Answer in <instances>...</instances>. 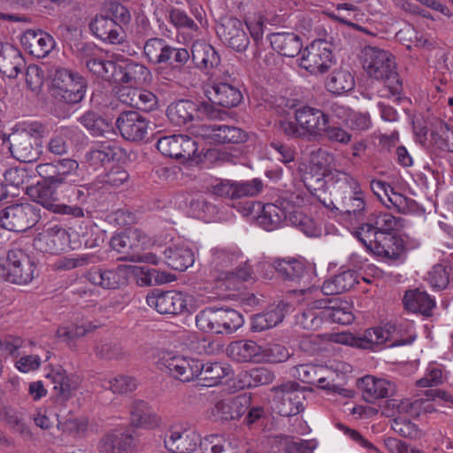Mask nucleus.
Masks as SVG:
<instances>
[{
    "mask_svg": "<svg viewBox=\"0 0 453 453\" xmlns=\"http://www.w3.org/2000/svg\"><path fill=\"white\" fill-rule=\"evenodd\" d=\"M86 279L104 289H117L126 284L127 269L124 266L112 269L93 268L87 273Z\"/></svg>",
    "mask_w": 453,
    "mask_h": 453,
    "instance_id": "29",
    "label": "nucleus"
},
{
    "mask_svg": "<svg viewBox=\"0 0 453 453\" xmlns=\"http://www.w3.org/2000/svg\"><path fill=\"white\" fill-rule=\"evenodd\" d=\"M273 379V373L265 367H257L249 371H242L238 374V380L242 388L269 384Z\"/></svg>",
    "mask_w": 453,
    "mask_h": 453,
    "instance_id": "57",
    "label": "nucleus"
},
{
    "mask_svg": "<svg viewBox=\"0 0 453 453\" xmlns=\"http://www.w3.org/2000/svg\"><path fill=\"white\" fill-rule=\"evenodd\" d=\"M355 236L368 251L381 259L396 261L404 253L403 241L395 234L376 233L368 226H360L355 231Z\"/></svg>",
    "mask_w": 453,
    "mask_h": 453,
    "instance_id": "3",
    "label": "nucleus"
},
{
    "mask_svg": "<svg viewBox=\"0 0 453 453\" xmlns=\"http://www.w3.org/2000/svg\"><path fill=\"white\" fill-rule=\"evenodd\" d=\"M242 259V256L236 250H231L224 248H214L211 250V266L213 270L221 272L219 276L226 277V271H231L232 267Z\"/></svg>",
    "mask_w": 453,
    "mask_h": 453,
    "instance_id": "45",
    "label": "nucleus"
},
{
    "mask_svg": "<svg viewBox=\"0 0 453 453\" xmlns=\"http://www.w3.org/2000/svg\"><path fill=\"white\" fill-rule=\"evenodd\" d=\"M275 270L285 279L308 281L312 275V268L301 260L279 259L273 265Z\"/></svg>",
    "mask_w": 453,
    "mask_h": 453,
    "instance_id": "38",
    "label": "nucleus"
},
{
    "mask_svg": "<svg viewBox=\"0 0 453 453\" xmlns=\"http://www.w3.org/2000/svg\"><path fill=\"white\" fill-rule=\"evenodd\" d=\"M23 48L32 56L43 58L55 47L54 38L43 31L27 30L20 38Z\"/></svg>",
    "mask_w": 453,
    "mask_h": 453,
    "instance_id": "31",
    "label": "nucleus"
},
{
    "mask_svg": "<svg viewBox=\"0 0 453 453\" xmlns=\"http://www.w3.org/2000/svg\"><path fill=\"white\" fill-rule=\"evenodd\" d=\"M335 64L332 45L325 40L311 42L303 50L300 65L312 74L327 72Z\"/></svg>",
    "mask_w": 453,
    "mask_h": 453,
    "instance_id": "15",
    "label": "nucleus"
},
{
    "mask_svg": "<svg viewBox=\"0 0 453 453\" xmlns=\"http://www.w3.org/2000/svg\"><path fill=\"white\" fill-rule=\"evenodd\" d=\"M72 234L60 226L55 225L49 226L39 233L33 241L34 248L42 253L57 254L65 251L68 249L75 250L81 243L86 248L92 249L99 245L97 237L94 239L87 238L82 234V240L72 241Z\"/></svg>",
    "mask_w": 453,
    "mask_h": 453,
    "instance_id": "5",
    "label": "nucleus"
},
{
    "mask_svg": "<svg viewBox=\"0 0 453 453\" xmlns=\"http://www.w3.org/2000/svg\"><path fill=\"white\" fill-rule=\"evenodd\" d=\"M208 188L218 196L236 200L257 196L263 191L264 183L258 178L242 181L216 180Z\"/></svg>",
    "mask_w": 453,
    "mask_h": 453,
    "instance_id": "18",
    "label": "nucleus"
},
{
    "mask_svg": "<svg viewBox=\"0 0 453 453\" xmlns=\"http://www.w3.org/2000/svg\"><path fill=\"white\" fill-rule=\"evenodd\" d=\"M359 387L366 401L372 402L376 399L388 398L394 395L395 385L394 382L377 378L372 375H366L359 380Z\"/></svg>",
    "mask_w": 453,
    "mask_h": 453,
    "instance_id": "33",
    "label": "nucleus"
},
{
    "mask_svg": "<svg viewBox=\"0 0 453 453\" xmlns=\"http://www.w3.org/2000/svg\"><path fill=\"white\" fill-rule=\"evenodd\" d=\"M119 99L126 104L145 111H152L157 105L156 96L148 90L131 88H123L120 91Z\"/></svg>",
    "mask_w": 453,
    "mask_h": 453,
    "instance_id": "40",
    "label": "nucleus"
},
{
    "mask_svg": "<svg viewBox=\"0 0 453 453\" xmlns=\"http://www.w3.org/2000/svg\"><path fill=\"white\" fill-rule=\"evenodd\" d=\"M227 355L238 362H257L264 358L261 346L250 340H240L231 342L226 348Z\"/></svg>",
    "mask_w": 453,
    "mask_h": 453,
    "instance_id": "35",
    "label": "nucleus"
},
{
    "mask_svg": "<svg viewBox=\"0 0 453 453\" xmlns=\"http://www.w3.org/2000/svg\"><path fill=\"white\" fill-rule=\"evenodd\" d=\"M287 209H290L287 201H281L280 204H261L259 213L256 217L257 225L266 231H273L283 226L288 220Z\"/></svg>",
    "mask_w": 453,
    "mask_h": 453,
    "instance_id": "30",
    "label": "nucleus"
},
{
    "mask_svg": "<svg viewBox=\"0 0 453 453\" xmlns=\"http://www.w3.org/2000/svg\"><path fill=\"white\" fill-rule=\"evenodd\" d=\"M286 308L287 305L280 302L276 305L270 306L265 312L254 315L251 323L252 330L261 332L276 326L282 321Z\"/></svg>",
    "mask_w": 453,
    "mask_h": 453,
    "instance_id": "41",
    "label": "nucleus"
},
{
    "mask_svg": "<svg viewBox=\"0 0 453 453\" xmlns=\"http://www.w3.org/2000/svg\"><path fill=\"white\" fill-rule=\"evenodd\" d=\"M251 397L242 394L234 397L219 400L212 409L215 418L222 420H233L242 417L250 406Z\"/></svg>",
    "mask_w": 453,
    "mask_h": 453,
    "instance_id": "27",
    "label": "nucleus"
},
{
    "mask_svg": "<svg viewBox=\"0 0 453 453\" xmlns=\"http://www.w3.org/2000/svg\"><path fill=\"white\" fill-rule=\"evenodd\" d=\"M372 229V232L392 234L402 227L401 219L388 212H379L371 219V223L363 224Z\"/></svg>",
    "mask_w": 453,
    "mask_h": 453,
    "instance_id": "60",
    "label": "nucleus"
},
{
    "mask_svg": "<svg viewBox=\"0 0 453 453\" xmlns=\"http://www.w3.org/2000/svg\"><path fill=\"white\" fill-rule=\"evenodd\" d=\"M165 264L173 270L185 271L195 262L193 251L185 245L167 248L164 251Z\"/></svg>",
    "mask_w": 453,
    "mask_h": 453,
    "instance_id": "43",
    "label": "nucleus"
},
{
    "mask_svg": "<svg viewBox=\"0 0 453 453\" xmlns=\"http://www.w3.org/2000/svg\"><path fill=\"white\" fill-rule=\"evenodd\" d=\"M77 132L78 129L75 127L58 128L47 143L48 151L57 156L66 154Z\"/></svg>",
    "mask_w": 453,
    "mask_h": 453,
    "instance_id": "50",
    "label": "nucleus"
},
{
    "mask_svg": "<svg viewBox=\"0 0 453 453\" xmlns=\"http://www.w3.org/2000/svg\"><path fill=\"white\" fill-rule=\"evenodd\" d=\"M146 303L160 314L192 313L197 308L192 296L180 291L152 292Z\"/></svg>",
    "mask_w": 453,
    "mask_h": 453,
    "instance_id": "10",
    "label": "nucleus"
},
{
    "mask_svg": "<svg viewBox=\"0 0 453 453\" xmlns=\"http://www.w3.org/2000/svg\"><path fill=\"white\" fill-rule=\"evenodd\" d=\"M316 309H322V316L325 321L349 325L354 319L353 306L347 301L342 299L314 301Z\"/></svg>",
    "mask_w": 453,
    "mask_h": 453,
    "instance_id": "26",
    "label": "nucleus"
},
{
    "mask_svg": "<svg viewBox=\"0 0 453 453\" xmlns=\"http://www.w3.org/2000/svg\"><path fill=\"white\" fill-rule=\"evenodd\" d=\"M326 86L332 94L342 95L354 88L355 80L349 71L339 69L328 77Z\"/></svg>",
    "mask_w": 453,
    "mask_h": 453,
    "instance_id": "56",
    "label": "nucleus"
},
{
    "mask_svg": "<svg viewBox=\"0 0 453 453\" xmlns=\"http://www.w3.org/2000/svg\"><path fill=\"white\" fill-rule=\"evenodd\" d=\"M197 327L206 333L231 334L244 323L242 315L234 309L206 308L196 316Z\"/></svg>",
    "mask_w": 453,
    "mask_h": 453,
    "instance_id": "9",
    "label": "nucleus"
},
{
    "mask_svg": "<svg viewBox=\"0 0 453 453\" xmlns=\"http://www.w3.org/2000/svg\"><path fill=\"white\" fill-rule=\"evenodd\" d=\"M45 134L44 127L37 121L19 122L9 135L10 151L20 162H34L39 157L31 138L40 139Z\"/></svg>",
    "mask_w": 453,
    "mask_h": 453,
    "instance_id": "6",
    "label": "nucleus"
},
{
    "mask_svg": "<svg viewBox=\"0 0 453 453\" xmlns=\"http://www.w3.org/2000/svg\"><path fill=\"white\" fill-rule=\"evenodd\" d=\"M327 370L331 374L327 377H319V388L345 398H352L354 391L343 388L341 383L344 381L346 375L352 372V366L344 361L337 360L331 363Z\"/></svg>",
    "mask_w": 453,
    "mask_h": 453,
    "instance_id": "23",
    "label": "nucleus"
},
{
    "mask_svg": "<svg viewBox=\"0 0 453 453\" xmlns=\"http://www.w3.org/2000/svg\"><path fill=\"white\" fill-rule=\"evenodd\" d=\"M233 373L231 366L220 362H203V369L199 380L205 387H214L220 383L222 379Z\"/></svg>",
    "mask_w": 453,
    "mask_h": 453,
    "instance_id": "49",
    "label": "nucleus"
},
{
    "mask_svg": "<svg viewBox=\"0 0 453 453\" xmlns=\"http://www.w3.org/2000/svg\"><path fill=\"white\" fill-rule=\"evenodd\" d=\"M8 281L27 285L38 275L35 260L20 249H12L7 253Z\"/></svg>",
    "mask_w": 453,
    "mask_h": 453,
    "instance_id": "16",
    "label": "nucleus"
},
{
    "mask_svg": "<svg viewBox=\"0 0 453 453\" xmlns=\"http://www.w3.org/2000/svg\"><path fill=\"white\" fill-rule=\"evenodd\" d=\"M357 282L356 272L347 270L326 280L321 287V291L326 296L339 295L349 291Z\"/></svg>",
    "mask_w": 453,
    "mask_h": 453,
    "instance_id": "42",
    "label": "nucleus"
},
{
    "mask_svg": "<svg viewBox=\"0 0 453 453\" xmlns=\"http://www.w3.org/2000/svg\"><path fill=\"white\" fill-rule=\"evenodd\" d=\"M190 133L210 143H240L247 140V134L242 129L226 125L195 124Z\"/></svg>",
    "mask_w": 453,
    "mask_h": 453,
    "instance_id": "19",
    "label": "nucleus"
},
{
    "mask_svg": "<svg viewBox=\"0 0 453 453\" xmlns=\"http://www.w3.org/2000/svg\"><path fill=\"white\" fill-rule=\"evenodd\" d=\"M169 20L181 33H187L188 37H184L186 43L192 42L198 36V26L183 10L173 8L169 12Z\"/></svg>",
    "mask_w": 453,
    "mask_h": 453,
    "instance_id": "51",
    "label": "nucleus"
},
{
    "mask_svg": "<svg viewBox=\"0 0 453 453\" xmlns=\"http://www.w3.org/2000/svg\"><path fill=\"white\" fill-rule=\"evenodd\" d=\"M217 34L224 43L237 51H244L250 44L244 24L236 18L223 19Z\"/></svg>",
    "mask_w": 453,
    "mask_h": 453,
    "instance_id": "25",
    "label": "nucleus"
},
{
    "mask_svg": "<svg viewBox=\"0 0 453 453\" xmlns=\"http://www.w3.org/2000/svg\"><path fill=\"white\" fill-rule=\"evenodd\" d=\"M143 52L150 63H166L172 58L173 47L170 46L164 39L150 38L145 42Z\"/></svg>",
    "mask_w": 453,
    "mask_h": 453,
    "instance_id": "48",
    "label": "nucleus"
},
{
    "mask_svg": "<svg viewBox=\"0 0 453 453\" xmlns=\"http://www.w3.org/2000/svg\"><path fill=\"white\" fill-rule=\"evenodd\" d=\"M191 53L193 61L200 68H214L220 63V58L215 49L203 42H193Z\"/></svg>",
    "mask_w": 453,
    "mask_h": 453,
    "instance_id": "47",
    "label": "nucleus"
},
{
    "mask_svg": "<svg viewBox=\"0 0 453 453\" xmlns=\"http://www.w3.org/2000/svg\"><path fill=\"white\" fill-rule=\"evenodd\" d=\"M57 188H58V187L45 181L44 184L32 188L29 191V196L37 206L40 204L48 211L55 213L66 212L68 209L65 207V204L58 203L59 198Z\"/></svg>",
    "mask_w": 453,
    "mask_h": 453,
    "instance_id": "34",
    "label": "nucleus"
},
{
    "mask_svg": "<svg viewBox=\"0 0 453 453\" xmlns=\"http://www.w3.org/2000/svg\"><path fill=\"white\" fill-rule=\"evenodd\" d=\"M288 206H289L290 209H287V223L289 222L292 226L300 229L307 236L312 237L319 235V229L317 227L311 218L303 214L300 209L295 207L288 202Z\"/></svg>",
    "mask_w": 453,
    "mask_h": 453,
    "instance_id": "53",
    "label": "nucleus"
},
{
    "mask_svg": "<svg viewBox=\"0 0 453 453\" xmlns=\"http://www.w3.org/2000/svg\"><path fill=\"white\" fill-rule=\"evenodd\" d=\"M403 301L407 310L425 316H430L436 305L434 298L419 288L406 291Z\"/></svg>",
    "mask_w": 453,
    "mask_h": 453,
    "instance_id": "39",
    "label": "nucleus"
},
{
    "mask_svg": "<svg viewBox=\"0 0 453 453\" xmlns=\"http://www.w3.org/2000/svg\"><path fill=\"white\" fill-rule=\"evenodd\" d=\"M334 180L337 184V189L330 191V196L334 200L330 203H333L337 210L356 218L362 215L365 202L358 181L347 173H336Z\"/></svg>",
    "mask_w": 453,
    "mask_h": 453,
    "instance_id": "4",
    "label": "nucleus"
},
{
    "mask_svg": "<svg viewBox=\"0 0 453 453\" xmlns=\"http://www.w3.org/2000/svg\"><path fill=\"white\" fill-rule=\"evenodd\" d=\"M203 453H238L234 441L222 434L206 435L201 441Z\"/></svg>",
    "mask_w": 453,
    "mask_h": 453,
    "instance_id": "52",
    "label": "nucleus"
},
{
    "mask_svg": "<svg viewBox=\"0 0 453 453\" xmlns=\"http://www.w3.org/2000/svg\"><path fill=\"white\" fill-rule=\"evenodd\" d=\"M336 173H346L345 172H341L338 170L331 171L327 173H324L322 176L316 175H305L304 176V184L306 188L314 195L321 200L320 196L317 195L318 191L331 190L337 189V184L334 183V177Z\"/></svg>",
    "mask_w": 453,
    "mask_h": 453,
    "instance_id": "58",
    "label": "nucleus"
},
{
    "mask_svg": "<svg viewBox=\"0 0 453 453\" xmlns=\"http://www.w3.org/2000/svg\"><path fill=\"white\" fill-rule=\"evenodd\" d=\"M203 440L196 431L188 426L178 425L171 427L164 440L165 448L173 453H190Z\"/></svg>",
    "mask_w": 453,
    "mask_h": 453,
    "instance_id": "21",
    "label": "nucleus"
},
{
    "mask_svg": "<svg viewBox=\"0 0 453 453\" xmlns=\"http://www.w3.org/2000/svg\"><path fill=\"white\" fill-rule=\"evenodd\" d=\"M361 61L369 77L382 81V88L378 90L380 97L389 98L401 94L403 83L396 72L395 57L390 51L365 46L361 51Z\"/></svg>",
    "mask_w": 453,
    "mask_h": 453,
    "instance_id": "1",
    "label": "nucleus"
},
{
    "mask_svg": "<svg viewBox=\"0 0 453 453\" xmlns=\"http://www.w3.org/2000/svg\"><path fill=\"white\" fill-rule=\"evenodd\" d=\"M36 173L48 183L57 186H75L79 182V163L72 158L58 159L36 165Z\"/></svg>",
    "mask_w": 453,
    "mask_h": 453,
    "instance_id": "11",
    "label": "nucleus"
},
{
    "mask_svg": "<svg viewBox=\"0 0 453 453\" xmlns=\"http://www.w3.org/2000/svg\"><path fill=\"white\" fill-rule=\"evenodd\" d=\"M139 238L140 234L137 231L119 233L111 237L110 244L112 250L123 255L121 260L158 265L160 258L156 254L141 252Z\"/></svg>",
    "mask_w": 453,
    "mask_h": 453,
    "instance_id": "14",
    "label": "nucleus"
},
{
    "mask_svg": "<svg viewBox=\"0 0 453 453\" xmlns=\"http://www.w3.org/2000/svg\"><path fill=\"white\" fill-rule=\"evenodd\" d=\"M116 125L123 138L132 142L143 140L151 128L150 122L141 113L134 111L122 112L118 117Z\"/></svg>",
    "mask_w": 453,
    "mask_h": 453,
    "instance_id": "24",
    "label": "nucleus"
},
{
    "mask_svg": "<svg viewBox=\"0 0 453 453\" xmlns=\"http://www.w3.org/2000/svg\"><path fill=\"white\" fill-rule=\"evenodd\" d=\"M99 325L93 324L89 320L81 319L67 326H60L57 331V335L63 341H72L83 337L96 329Z\"/></svg>",
    "mask_w": 453,
    "mask_h": 453,
    "instance_id": "61",
    "label": "nucleus"
},
{
    "mask_svg": "<svg viewBox=\"0 0 453 453\" xmlns=\"http://www.w3.org/2000/svg\"><path fill=\"white\" fill-rule=\"evenodd\" d=\"M87 83L78 73L64 67H58L51 78L50 93L58 101L75 104L83 100Z\"/></svg>",
    "mask_w": 453,
    "mask_h": 453,
    "instance_id": "8",
    "label": "nucleus"
},
{
    "mask_svg": "<svg viewBox=\"0 0 453 453\" xmlns=\"http://www.w3.org/2000/svg\"><path fill=\"white\" fill-rule=\"evenodd\" d=\"M269 39L273 49L284 57L294 58L300 53L303 48L301 38L294 33H273Z\"/></svg>",
    "mask_w": 453,
    "mask_h": 453,
    "instance_id": "36",
    "label": "nucleus"
},
{
    "mask_svg": "<svg viewBox=\"0 0 453 453\" xmlns=\"http://www.w3.org/2000/svg\"><path fill=\"white\" fill-rule=\"evenodd\" d=\"M334 111L338 118L344 119L346 124L352 130L365 131L372 126L370 116L367 113L356 112L342 105H335Z\"/></svg>",
    "mask_w": 453,
    "mask_h": 453,
    "instance_id": "59",
    "label": "nucleus"
},
{
    "mask_svg": "<svg viewBox=\"0 0 453 453\" xmlns=\"http://www.w3.org/2000/svg\"><path fill=\"white\" fill-rule=\"evenodd\" d=\"M131 423L137 427L150 428L158 425L159 418L147 403L134 400L130 408Z\"/></svg>",
    "mask_w": 453,
    "mask_h": 453,
    "instance_id": "46",
    "label": "nucleus"
},
{
    "mask_svg": "<svg viewBox=\"0 0 453 453\" xmlns=\"http://www.w3.org/2000/svg\"><path fill=\"white\" fill-rule=\"evenodd\" d=\"M116 149V147H112L107 143H102L91 150L87 154V161L89 167L93 170H97L110 163L117 155Z\"/></svg>",
    "mask_w": 453,
    "mask_h": 453,
    "instance_id": "62",
    "label": "nucleus"
},
{
    "mask_svg": "<svg viewBox=\"0 0 453 453\" xmlns=\"http://www.w3.org/2000/svg\"><path fill=\"white\" fill-rule=\"evenodd\" d=\"M47 379L53 384V388L58 391V394L64 399H69L72 396V392L74 387L70 383V380L66 372L61 367L52 369L47 374Z\"/></svg>",
    "mask_w": 453,
    "mask_h": 453,
    "instance_id": "64",
    "label": "nucleus"
},
{
    "mask_svg": "<svg viewBox=\"0 0 453 453\" xmlns=\"http://www.w3.org/2000/svg\"><path fill=\"white\" fill-rule=\"evenodd\" d=\"M295 121L282 119L279 122L280 129L288 137L302 138L308 141L323 139L329 116L322 110L300 106L294 111Z\"/></svg>",
    "mask_w": 453,
    "mask_h": 453,
    "instance_id": "2",
    "label": "nucleus"
},
{
    "mask_svg": "<svg viewBox=\"0 0 453 453\" xmlns=\"http://www.w3.org/2000/svg\"><path fill=\"white\" fill-rule=\"evenodd\" d=\"M329 16L339 22L348 25L349 27L366 32L365 28L353 21L359 20L360 17L363 16L359 8L353 4L344 3L337 4L335 10L330 12Z\"/></svg>",
    "mask_w": 453,
    "mask_h": 453,
    "instance_id": "55",
    "label": "nucleus"
},
{
    "mask_svg": "<svg viewBox=\"0 0 453 453\" xmlns=\"http://www.w3.org/2000/svg\"><path fill=\"white\" fill-rule=\"evenodd\" d=\"M274 408L284 417L295 416L303 411V393L295 382H288L273 388Z\"/></svg>",
    "mask_w": 453,
    "mask_h": 453,
    "instance_id": "20",
    "label": "nucleus"
},
{
    "mask_svg": "<svg viewBox=\"0 0 453 453\" xmlns=\"http://www.w3.org/2000/svg\"><path fill=\"white\" fill-rule=\"evenodd\" d=\"M166 115L173 124L181 127L192 121L195 117L216 119L219 111L209 103L198 106L190 100H180L168 106Z\"/></svg>",
    "mask_w": 453,
    "mask_h": 453,
    "instance_id": "17",
    "label": "nucleus"
},
{
    "mask_svg": "<svg viewBox=\"0 0 453 453\" xmlns=\"http://www.w3.org/2000/svg\"><path fill=\"white\" fill-rule=\"evenodd\" d=\"M158 367L183 382L199 379L203 361L172 351L163 353L158 360Z\"/></svg>",
    "mask_w": 453,
    "mask_h": 453,
    "instance_id": "12",
    "label": "nucleus"
},
{
    "mask_svg": "<svg viewBox=\"0 0 453 453\" xmlns=\"http://www.w3.org/2000/svg\"><path fill=\"white\" fill-rule=\"evenodd\" d=\"M322 309H316L314 302L311 307L296 316V325L304 330H318L325 321Z\"/></svg>",
    "mask_w": 453,
    "mask_h": 453,
    "instance_id": "63",
    "label": "nucleus"
},
{
    "mask_svg": "<svg viewBox=\"0 0 453 453\" xmlns=\"http://www.w3.org/2000/svg\"><path fill=\"white\" fill-rule=\"evenodd\" d=\"M89 29L96 38L112 44L121 43L123 29L114 19L105 15H96L89 23Z\"/></svg>",
    "mask_w": 453,
    "mask_h": 453,
    "instance_id": "32",
    "label": "nucleus"
},
{
    "mask_svg": "<svg viewBox=\"0 0 453 453\" xmlns=\"http://www.w3.org/2000/svg\"><path fill=\"white\" fill-rule=\"evenodd\" d=\"M40 211V208L34 203L8 206L0 214V226L8 231L24 232L39 221Z\"/></svg>",
    "mask_w": 453,
    "mask_h": 453,
    "instance_id": "13",
    "label": "nucleus"
},
{
    "mask_svg": "<svg viewBox=\"0 0 453 453\" xmlns=\"http://www.w3.org/2000/svg\"><path fill=\"white\" fill-rule=\"evenodd\" d=\"M157 148L165 157L183 159L192 158L198 150L195 139L181 134L159 138Z\"/></svg>",
    "mask_w": 453,
    "mask_h": 453,
    "instance_id": "22",
    "label": "nucleus"
},
{
    "mask_svg": "<svg viewBox=\"0 0 453 453\" xmlns=\"http://www.w3.org/2000/svg\"><path fill=\"white\" fill-rule=\"evenodd\" d=\"M397 39L407 46L408 49L411 48V45L422 49H434L436 47V41L427 35H419L416 30L411 26H405L396 33Z\"/></svg>",
    "mask_w": 453,
    "mask_h": 453,
    "instance_id": "54",
    "label": "nucleus"
},
{
    "mask_svg": "<svg viewBox=\"0 0 453 453\" xmlns=\"http://www.w3.org/2000/svg\"><path fill=\"white\" fill-rule=\"evenodd\" d=\"M415 338L411 324L408 323L404 326L387 324L365 330L359 337L358 348L372 349L375 345L385 343H388L389 347H398L412 343Z\"/></svg>",
    "mask_w": 453,
    "mask_h": 453,
    "instance_id": "7",
    "label": "nucleus"
},
{
    "mask_svg": "<svg viewBox=\"0 0 453 453\" xmlns=\"http://www.w3.org/2000/svg\"><path fill=\"white\" fill-rule=\"evenodd\" d=\"M209 100L226 108L237 106L242 100L240 89L231 83L224 81H212L205 90Z\"/></svg>",
    "mask_w": 453,
    "mask_h": 453,
    "instance_id": "28",
    "label": "nucleus"
},
{
    "mask_svg": "<svg viewBox=\"0 0 453 453\" xmlns=\"http://www.w3.org/2000/svg\"><path fill=\"white\" fill-rule=\"evenodd\" d=\"M149 77V69L142 64L130 62L122 65L118 63L114 82L138 85L145 82Z\"/></svg>",
    "mask_w": 453,
    "mask_h": 453,
    "instance_id": "37",
    "label": "nucleus"
},
{
    "mask_svg": "<svg viewBox=\"0 0 453 453\" xmlns=\"http://www.w3.org/2000/svg\"><path fill=\"white\" fill-rule=\"evenodd\" d=\"M24 65V59L18 49L4 45L0 50V71L9 78H16Z\"/></svg>",
    "mask_w": 453,
    "mask_h": 453,
    "instance_id": "44",
    "label": "nucleus"
}]
</instances>
